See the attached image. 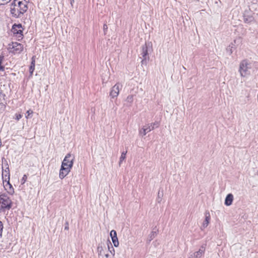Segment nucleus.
<instances>
[{"label":"nucleus","instance_id":"b1692460","mask_svg":"<svg viewBox=\"0 0 258 258\" xmlns=\"http://www.w3.org/2000/svg\"><path fill=\"white\" fill-rule=\"evenodd\" d=\"M210 220V215H209L208 216H206V219H205V221L206 222V225H208Z\"/></svg>","mask_w":258,"mask_h":258},{"label":"nucleus","instance_id":"aec40b11","mask_svg":"<svg viewBox=\"0 0 258 258\" xmlns=\"http://www.w3.org/2000/svg\"><path fill=\"white\" fill-rule=\"evenodd\" d=\"M27 178H28V177L27 176V175L26 174H24L22 179H21V184H24L26 182V181L27 180Z\"/></svg>","mask_w":258,"mask_h":258},{"label":"nucleus","instance_id":"a211bd4d","mask_svg":"<svg viewBox=\"0 0 258 258\" xmlns=\"http://www.w3.org/2000/svg\"><path fill=\"white\" fill-rule=\"evenodd\" d=\"M126 152H127L126 151L125 152H122L121 153V156L120 157L119 164H120L122 161L126 158Z\"/></svg>","mask_w":258,"mask_h":258},{"label":"nucleus","instance_id":"423d86ee","mask_svg":"<svg viewBox=\"0 0 258 258\" xmlns=\"http://www.w3.org/2000/svg\"><path fill=\"white\" fill-rule=\"evenodd\" d=\"M75 158L71 154L68 153L65 156L63 160L61 166L68 167L69 168H72L74 164Z\"/></svg>","mask_w":258,"mask_h":258},{"label":"nucleus","instance_id":"393cba45","mask_svg":"<svg viewBox=\"0 0 258 258\" xmlns=\"http://www.w3.org/2000/svg\"><path fill=\"white\" fill-rule=\"evenodd\" d=\"M16 119L17 120H19L20 119H21L22 117V115L21 114H16Z\"/></svg>","mask_w":258,"mask_h":258},{"label":"nucleus","instance_id":"bb28decb","mask_svg":"<svg viewBox=\"0 0 258 258\" xmlns=\"http://www.w3.org/2000/svg\"><path fill=\"white\" fill-rule=\"evenodd\" d=\"M106 27H107V25H104V28H106Z\"/></svg>","mask_w":258,"mask_h":258},{"label":"nucleus","instance_id":"9d476101","mask_svg":"<svg viewBox=\"0 0 258 258\" xmlns=\"http://www.w3.org/2000/svg\"><path fill=\"white\" fill-rule=\"evenodd\" d=\"M110 236L111 237L114 246L117 247L119 245V241L117 237L116 232L114 230H111L110 233Z\"/></svg>","mask_w":258,"mask_h":258},{"label":"nucleus","instance_id":"412c9836","mask_svg":"<svg viewBox=\"0 0 258 258\" xmlns=\"http://www.w3.org/2000/svg\"><path fill=\"white\" fill-rule=\"evenodd\" d=\"M33 113V111L32 110H31V109L28 110L26 112L27 115H26V118L27 119L29 118L30 117V115H32Z\"/></svg>","mask_w":258,"mask_h":258},{"label":"nucleus","instance_id":"ddd939ff","mask_svg":"<svg viewBox=\"0 0 258 258\" xmlns=\"http://www.w3.org/2000/svg\"><path fill=\"white\" fill-rule=\"evenodd\" d=\"M156 124L155 123H153L151 124L150 125L148 124L147 125H145L143 128V135H145L147 133H149L151 131L154 129V125ZM157 126H158V123H156Z\"/></svg>","mask_w":258,"mask_h":258},{"label":"nucleus","instance_id":"a878e982","mask_svg":"<svg viewBox=\"0 0 258 258\" xmlns=\"http://www.w3.org/2000/svg\"><path fill=\"white\" fill-rule=\"evenodd\" d=\"M106 27H107V25H104V28H106Z\"/></svg>","mask_w":258,"mask_h":258},{"label":"nucleus","instance_id":"6e6552de","mask_svg":"<svg viewBox=\"0 0 258 258\" xmlns=\"http://www.w3.org/2000/svg\"><path fill=\"white\" fill-rule=\"evenodd\" d=\"M3 182L4 187L8 194L11 196L13 195L15 193V190L12 185L10 183V180L3 181Z\"/></svg>","mask_w":258,"mask_h":258},{"label":"nucleus","instance_id":"dca6fc26","mask_svg":"<svg viewBox=\"0 0 258 258\" xmlns=\"http://www.w3.org/2000/svg\"><path fill=\"white\" fill-rule=\"evenodd\" d=\"M142 51H143L142 53V55L144 58L143 60H142V62H143L144 60L146 59L147 56L148 54L147 47V46L143 47L142 48Z\"/></svg>","mask_w":258,"mask_h":258},{"label":"nucleus","instance_id":"9b49d317","mask_svg":"<svg viewBox=\"0 0 258 258\" xmlns=\"http://www.w3.org/2000/svg\"><path fill=\"white\" fill-rule=\"evenodd\" d=\"M3 181H6L10 179V173L9 168L8 167L5 169L3 170L2 172Z\"/></svg>","mask_w":258,"mask_h":258},{"label":"nucleus","instance_id":"2eb2a0df","mask_svg":"<svg viewBox=\"0 0 258 258\" xmlns=\"http://www.w3.org/2000/svg\"><path fill=\"white\" fill-rule=\"evenodd\" d=\"M35 56H33L32 57V61L31 63V66L29 68V71L31 75L33 74V73L35 70Z\"/></svg>","mask_w":258,"mask_h":258},{"label":"nucleus","instance_id":"5701e85b","mask_svg":"<svg viewBox=\"0 0 258 258\" xmlns=\"http://www.w3.org/2000/svg\"><path fill=\"white\" fill-rule=\"evenodd\" d=\"M3 230V224L1 221H0V236L2 235Z\"/></svg>","mask_w":258,"mask_h":258},{"label":"nucleus","instance_id":"0eeeda50","mask_svg":"<svg viewBox=\"0 0 258 258\" xmlns=\"http://www.w3.org/2000/svg\"><path fill=\"white\" fill-rule=\"evenodd\" d=\"M122 88V85L119 83H116L114 86L112 88L111 90L110 93V95L112 97H117L119 93L120 90Z\"/></svg>","mask_w":258,"mask_h":258},{"label":"nucleus","instance_id":"1a4fd4ad","mask_svg":"<svg viewBox=\"0 0 258 258\" xmlns=\"http://www.w3.org/2000/svg\"><path fill=\"white\" fill-rule=\"evenodd\" d=\"M72 168L61 166L59 172V177L60 179H63L71 171Z\"/></svg>","mask_w":258,"mask_h":258},{"label":"nucleus","instance_id":"20e7f679","mask_svg":"<svg viewBox=\"0 0 258 258\" xmlns=\"http://www.w3.org/2000/svg\"><path fill=\"white\" fill-rule=\"evenodd\" d=\"M23 28L21 24H15L13 26L12 32L14 36L18 40L22 39L23 37Z\"/></svg>","mask_w":258,"mask_h":258},{"label":"nucleus","instance_id":"4be33fe9","mask_svg":"<svg viewBox=\"0 0 258 258\" xmlns=\"http://www.w3.org/2000/svg\"><path fill=\"white\" fill-rule=\"evenodd\" d=\"M11 0H0V5H5L9 3Z\"/></svg>","mask_w":258,"mask_h":258},{"label":"nucleus","instance_id":"f8f14e48","mask_svg":"<svg viewBox=\"0 0 258 258\" xmlns=\"http://www.w3.org/2000/svg\"><path fill=\"white\" fill-rule=\"evenodd\" d=\"M5 94L0 92V111L4 110L6 107V101Z\"/></svg>","mask_w":258,"mask_h":258},{"label":"nucleus","instance_id":"cd10ccee","mask_svg":"<svg viewBox=\"0 0 258 258\" xmlns=\"http://www.w3.org/2000/svg\"><path fill=\"white\" fill-rule=\"evenodd\" d=\"M65 229H69V227H65Z\"/></svg>","mask_w":258,"mask_h":258},{"label":"nucleus","instance_id":"f257e3e1","mask_svg":"<svg viewBox=\"0 0 258 258\" xmlns=\"http://www.w3.org/2000/svg\"><path fill=\"white\" fill-rule=\"evenodd\" d=\"M29 0H14L11 6V13L16 17L24 14L28 10Z\"/></svg>","mask_w":258,"mask_h":258},{"label":"nucleus","instance_id":"39448f33","mask_svg":"<svg viewBox=\"0 0 258 258\" xmlns=\"http://www.w3.org/2000/svg\"><path fill=\"white\" fill-rule=\"evenodd\" d=\"M250 63L247 60H243L240 63L239 72L242 77H245L249 74L248 70Z\"/></svg>","mask_w":258,"mask_h":258},{"label":"nucleus","instance_id":"f3484780","mask_svg":"<svg viewBox=\"0 0 258 258\" xmlns=\"http://www.w3.org/2000/svg\"><path fill=\"white\" fill-rule=\"evenodd\" d=\"M4 59V55L3 54L0 55V71H5V66L3 65V62Z\"/></svg>","mask_w":258,"mask_h":258},{"label":"nucleus","instance_id":"6ab92c4d","mask_svg":"<svg viewBox=\"0 0 258 258\" xmlns=\"http://www.w3.org/2000/svg\"><path fill=\"white\" fill-rule=\"evenodd\" d=\"M203 253V251L200 249L198 251L196 252L195 253V256L196 258H199L202 256Z\"/></svg>","mask_w":258,"mask_h":258},{"label":"nucleus","instance_id":"f03ea898","mask_svg":"<svg viewBox=\"0 0 258 258\" xmlns=\"http://www.w3.org/2000/svg\"><path fill=\"white\" fill-rule=\"evenodd\" d=\"M13 203L10 197L5 194L0 195V212H5L13 207Z\"/></svg>","mask_w":258,"mask_h":258},{"label":"nucleus","instance_id":"7ed1b4c3","mask_svg":"<svg viewBox=\"0 0 258 258\" xmlns=\"http://www.w3.org/2000/svg\"><path fill=\"white\" fill-rule=\"evenodd\" d=\"M7 49L9 53L13 54H20L23 51L24 46L17 42H12L8 44Z\"/></svg>","mask_w":258,"mask_h":258},{"label":"nucleus","instance_id":"4468645a","mask_svg":"<svg viewBox=\"0 0 258 258\" xmlns=\"http://www.w3.org/2000/svg\"><path fill=\"white\" fill-rule=\"evenodd\" d=\"M233 200V196L231 194H228L226 197L225 204L226 206H230L232 204Z\"/></svg>","mask_w":258,"mask_h":258}]
</instances>
